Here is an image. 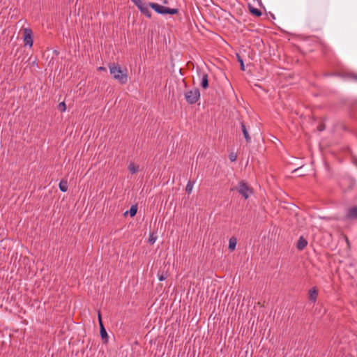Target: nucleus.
Masks as SVG:
<instances>
[{
  "label": "nucleus",
  "instance_id": "obj_22",
  "mask_svg": "<svg viewBox=\"0 0 357 357\" xmlns=\"http://www.w3.org/2000/svg\"><path fill=\"white\" fill-rule=\"evenodd\" d=\"M325 128V126L323 123H321L319 126H317V130L319 131H322Z\"/></svg>",
  "mask_w": 357,
  "mask_h": 357
},
{
  "label": "nucleus",
  "instance_id": "obj_26",
  "mask_svg": "<svg viewBox=\"0 0 357 357\" xmlns=\"http://www.w3.org/2000/svg\"><path fill=\"white\" fill-rule=\"evenodd\" d=\"M98 70H105V68L104 67H101L100 66V67L98 68Z\"/></svg>",
  "mask_w": 357,
  "mask_h": 357
},
{
  "label": "nucleus",
  "instance_id": "obj_15",
  "mask_svg": "<svg viewBox=\"0 0 357 357\" xmlns=\"http://www.w3.org/2000/svg\"><path fill=\"white\" fill-rule=\"evenodd\" d=\"M168 275H169L168 272L167 271H164V270L159 271L158 273V280L160 281L165 280L168 277Z\"/></svg>",
  "mask_w": 357,
  "mask_h": 357
},
{
  "label": "nucleus",
  "instance_id": "obj_12",
  "mask_svg": "<svg viewBox=\"0 0 357 357\" xmlns=\"http://www.w3.org/2000/svg\"><path fill=\"white\" fill-rule=\"evenodd\" d=\"M237 243V240L235 237H231L229 241V250L233 251L235 250Z\"/></svg>",
  "mask_w": 357,
  "mask_h": 357
},
{
  "label": "nucleus",
  "instance_id": "obj_9",
  "mask_svg": "<svg viewBox=\"0 0 357 357\" xmlns=\"http://www.w3.org/2000/svg\"><path fill=\"white\" fill-rule=\"evenodd\" d=\"M241 130L243 134V136L248 143L251 142V137L248 132V128L246 126L244 122L241 123Z\"/></svg>",
  "mask_w": 357,
  "mask_h": 357
},
{
  "label": "nucleus",
  "instance_id": "obj_24",
  "mask_svg": "<svg viewBox=\"0 0 357 357\" xmlns=\"http://www.w3.org/2000/svg\"><path fill=\"white\" fill-rule=\"evenodd\" d=\"M238 61L241 63V70H244L245 68H244L243 61V60L240 57H238Z\"/></svg>",
  "mask_w": 357,
  "mask_h": 357
},
{
  "label": "nucleus",
  "instance_id": "obj_6",
  "mask_svg": "<svg viewBox=\"0 0 357 357\" xmlns=\"http://www.w3.org/2000/svg\"><path fill=\"white\" fill-rule=\"evenodd\" d=\"M345 218L348 220H357V206H351L347 208Z\"/></svg>",
  "mask_w": 357,
  "mask_h": 357
},
{
  "label": "nucleus",
  "instance_id": "obj_19",
  "mask_svg": "<svg viewBox=\"0 0 357 357\" xmlns=\"http://www.w3.org/2000/svg\"><path fill=\"white\" fill-rule=\"evenodd\" d=\"M132 1L138 8L145 3L143 0H132Z\"/></svg>",
  "mask_w": 357,
  "mask_h": 357
},
{
  "label": "nucleus",
  "instance_id": "obj_20",
  "mask_svg": "<svg viewBox=\"0 0 357 357\" xmlns=\"http://www.w3.org/2000/svg\"><path fill=\"white\" fill-rule=\"evenodd\" d=\"M59 109H60L61 112H65L66 109V105L64 102H61L58 105Z\"/></svg>",
  "mask_w": 357,
  "mask_h": 357
},
{
  "label": "nucleus",
  "instance_id": "obj_14",
  "mask_svg": "<svg viewBox=\"0 0 357 357\" xmlns=\"http://www.w3.org/2000/svg\"><path fill=\"white\" fill-rule=\"evenodd\" d=\"M59 188L61 192H66L68 190V182L66 181H61L59 183Z\"/></svg>",
  "mask_w": 357,
  "mask_h": 357
},
{
  "label": "nucleus",
  "instance_id": "obj_17",
  "mask_svg": "<svg viewBox=\"0 0 357 357\" xmlns=\"http://www.w3.org/2000/svg\"><path fill=\"white\" fill-rule=\"evenodd\" d=\"M195 184V181H189L185 187V191L188 194H190L192 191V188Z\"/></svg>",
  "mask_w": 357,
  "mask_h": 357
},
{
  "label": "nucleus",
  "instance_id": "obj_3",
  "mask_svg": "<svg viewBox=\"0 0 357 357\" xmlns=\"http://www.w3.org/2000/svg\"><path fill=\"white\" fill-rule=\"evenodd\" d=\"M184 96L188 104L192 105L196 103L200 98V92L199 89L193 88L185 92Z\"/></svg>",
  "mask_w": 357,
  "mask_h": 357
},
{
  "label": "nucleus",
  "instance_id": "obj_16",
  "mask_svg": "<svg viewBox=\"0 0 357 357\" xmlns=\"http://www.w3.org/2000/svg\"><path fill=\"white\" fill-rule=\"evenodd\" d=\"M249 10L252 15L257 16V17H260L262 15V13L260 10H259L256 8H254L252 6L249 7Z\"/></svg>",
  "mask_w": 357,
  "mask_h": 357
},
{
  "label": "nucleus",
  "instance_id": "obj_8",
  "mask_svg": "<svg viewBox=\"0 0 357 357\" xmlns=\"http://www.w3.org/2000/svg\"><path fill=\"white\" fill-rule=\"evenodd\" d=\"M198 75L201 79V86L204 89H207L208 86V75L201 70H199Z\"/></svg>",
  "mask_w": 357,
  "mask_h": 357
},
{
  "label": "nucleus",
  "instance_id": "obj_4",
  "mask_svg": "<svg viewBox=\"0 0 357 357\" xmlns=\"http://www.w3.org/2000/svg\"><path fill=\"white\" fill-rule=\"evenodd\" d=\"M238 192L241 194L245 199H248L251 194H252V188L248 186L247 183L244 181H241L238 183Z\"/></svg>",
  "mask_w": 357,
  "mask_h": 357
},
{
  "label": "nucleus",
  "instance_id": "obj_23",
  "mask_svg": "<svg viewBox=\"0 0 357 357\" xmlns=\"http://www.w3.org/2000/svg\"><path fill=\"white\" fill-rule=\"evenodd\" d=\"M229 159L231 162H234L236 160V155L234 154L229 155Z\"/></svg>",
  "mask_w": 357,
  "mask_h": 357
},
{
  "label": "nucleus",
  "instance_id": "obj_18",
  "mask_svg": "<svg viewBox=\"0 0 357 357\" xmlns=\"http://www.w3.org/2000/svg\"><path fill=\"white\" fill-rule=\"evenodd\" d=\"M137 206H132L131 208H130V215L131 217H133L136 215L137 213Z\"/></svg>",
  "mask_w": 357,
  "mask_h": 357
},
{
  "label": "nucleus",
  "instance_id": "obj_28",
  "mask_svg": "<svg viewBox=\"0 0 357 357\" xmlns=\"http://www.w3.org/2000/svg\"><path fill=\"white\" fill-rule=\"evenodd\" d=\"M313 293H314V294H315V293H316V291H315V289H314Z\"/></svg>",
  "mask_w": 357,
  "mask_h": 357
},
{
  "label": "nucleus",
  "instance_id": "obj_11",
  "mask_svg": "<svg viewBox=\"0 0 357 357\" xmlns=\"http://www.w3.org/2000/svg\"><path fill=\"white\" fill-rule=\"evenodd\" d=\"M149 5H147L146 3H144L142 6H141L139 8V10L141 11L142 13H143L147 17L151 18V12L149 10Z\"/></svg>",
  "mask_w": 357,
  "mask_h": 357
},
{
  "label": "nucleus",
  "instance_id": "obj_25",
  "mask_svg": "<svg viewBox=\"0 0 357 357\" xmlns=\"http://www.w3.org/2000/svg\"><path fill=\"white\" fill-rule=\"evenodd\" d=\"M309 299L312 300V289H310L308 291Z\"/></svg>",
  "mask_w": 357,
  "mask_h": 357
},
{
  "label": "nucleus",
  "instance_id": "obj_21",
  "mask_svg": "<svg viewBox=\"0 0 357 357\" xmlns=\"http://www.w3.org/2000/svg\"><path fill=\"white\" fill-rule=\"evenodd\" d=\"M156 240V238L153 236V234H151L150 236H149V242L151 243V244H153L155 243Z\"/></svg>",
  "mask_w": 357,
  "mask_h": 357
},
{
  "label": "nucleus",
  "instance_id": "obj_10",
  "mask_svg": "<svg viewBox=\"0 0 357 357\" xmlns=\"http://www.w3.org/2000/svg\"><path fill=\"white\" fill-rule=\"evenodd\" d=\"M307 245V241L303 237L300 236V238L298 240V242L296 243V248L298 250H303Z\"/></svg>",
  "mask_w": 357,
  "mask_h": 357
},
{
  "label": "nucleus",
  "instance_id": "obj_2",
  "mask_svg": "<svg viewBox=\"0 0 357 357\" xmlns=\"http://www.w3.org/2000/svg\"><path fill=\"white\" fill-rule=\"evenodd\" d=\"M149 6L153 8L156 13L158 14L164 15V14H171L174 15L178 13V8H170L168 7H165L161 5H159L155 3H149Z\"/></svg>",
  "mask_w": 357,
  "mask_h": 357
},
{
  "label": "nucleus",
  "instance_id": "obj_13",
  "mask_svg": "<svg viewBox=\"0 0 357 357\" xmlns=\"http://www.w3.org/2000/svg\"><path fill=\"white\" fill-rule=\"evenodd\" d=\"M128 170L131 174H135L139 170V166L135 165L133 162H130L128 167Z\"/></svg>",
  "mask_w": 357,
  "mask_h": 357
},
{
  "label": "nucleus",
  "instance_id": "obj_1",
  "mask_svg": "<svg viewBox=\"0 0 357 357\" xmlns=\"http://www.w3.org/2000/svg\"><path fill=\"white\" fill-rule=\"evenodd\" d=\"M109 73L113 78L117 80L120 84H125L128 82V70L121 68L118 63H111L109 65Z\"/></svg>",
  "mask_w": 357,
  "mask_h": 357
},
{
  "label": "nucleus",
  "instance_id": "obj_27",
  "mask_svg": "<svg viewBox=\"0 0 357 357\" xmlns=\"http://www.w3.org/2000/svg\"><path fill=\"white\" fill-rule=\"evenodd\" d=\"M345 240H346V242H347V245H349V241L348 238L347 236H345Z\"/></svg>",
  "mask_w": 357,
  "mask_h": 357
},
{
  "label": "nucleus",
  "instance_id": "obj_7",
  "mask_svg": "<svg viewBox=\"0 0 357 357\" xmlns=\"http://www.w3.org/2000/svg\"><path fill=\"white\" fill-rule=\"evenodd\" d=\"M98 322H99L100 329V336H101L103 343L106 344L108 342V335H107V331L103 326L100 311H98Z\"/></svg>",
  "mask_w": 357,
  "mask_h": 357
},
{
  "label": "nucleus",
  "instance_id": "obj_5",
  "mask_svg": "<svg viewBox=\"0 0 357 357\" xmlns=\"http://www.w3.org/2000/svg\"><path fill=\"white\" fill-rule=\"evenodd\" d=\"M22 31L24 45L31 47L33 43L32 30L29 28H24Z\"/></svg>",
  "mask_w": 357,
  "mask_h": 357
}]
</instances>
